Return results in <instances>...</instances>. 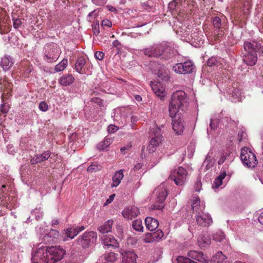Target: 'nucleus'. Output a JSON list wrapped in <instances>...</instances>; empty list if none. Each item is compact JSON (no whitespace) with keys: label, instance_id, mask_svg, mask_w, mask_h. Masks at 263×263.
<instances>
[{"label":"nucleus","instance_id":"7ed1b4c3","mask_svg":"<svg viewBox=\"0 0 263 263\" xmlns=\"http://www.w3.org/2000/svg\"><path fill=\"white\" fill-rule=\"evenodd\" d=\"M188 98L187 95L182 90L175 92L171 97L169 105V114L181 113L180 111L185 110Z\"/></svg>","mask_w":263,"mask_h":263},{"label":"nucleus","instance_id":"c756f323","mask_svg":"<svg viewBox=\"0 0 263 263\" xmlns=\"http://www.w3.org/2000/svg\"><path fill=\"white\" fill-rule=\"evenodd\" d=\"M123 170H121L117 171L112 178L113 183L111 185V186H117L121 182V180L123 178Z\"/></svg>","mask_w":263,"mask_h":263},{"label":"nucleus","instance_id":"09e8293b","mask_svg":"<svg viewBox=\"0 0 263 263\" xmlns=\"http://www.w3.org/2000/svg\"><path fill=\"white\" fill-rule=\"evenodd\" d=\"M187 10L192 11L197 7V4L194 0H187Z\"/></svg>","mask_w":263,"mask_h":263},{"label":"nucleus","instance_id":"4be33fe9","mask_svg":"<svg viewBox=\"0 0 263 263\" xmlns=\"http://www.w3.org/2000/svg\"><path fill=\"white\" fill-rule=\"evenodd\" d=\"M257 60V53L256 52H254L245 55L243 57V61L248 66H254L255 65Z\"/></svg>","mask_w":263,"mask_h":263},{"label":"nucleus","instance_id":"e2e57ef3","mask_svg":"<svg viewBox=\"0 0 263 263\" xmlns=\"http://www.w3.org/2000/svg\"><path fill=\"white\" fill-rule=\"evenodd\" d=\"M102 26L103 27H110L112 26V23L107 19L104 20L102 21Z\"/></svg>","mask_w":263,"mask_h":263},{"label":"nucleus","instance_id":"5701e85b","mask_svg":"<svg viewBox=\"0 0 263 263\" xmlns=\"http://www.w3.org/2000/svg\"><path fill=\"white\" fill-rule=\"evenodd\" d=\"M146 228L151 231L155 230L159 226L158 221L151 217H147L145 219Z\"/></svg>","mask_w":263,"mask_h":263},{"label":"nucleus","instance_id":"f8f14e48","mask_svg":"<svg viewBox=\"0 0 263 263\" xmlns=\"http://www.w3.org/2000/svg\"><path fill=\"white\" fill-rule=\"evenodd\" d=\"M189 258L196 260L200 262L209 263V258L203 252L195 250H191L187 253Z\"/></svg>","mask_w":263,"mask_h":263},{"label":"nucleus","instance_id":"58836bf2","mask_svg":"<svg viewBox=\"0 0 263 263\" xmlns=\"http://www.w3.org/2000/svg\"><path fill=\"white\" fill-rule=\"evenodd\" d=\"M224 237V234L221 231H218L213 235V240L217 242L222 241Z\"/></svg>","mask_w":263,"mask_h":263},{"label":"nucleus","instance_id":"c03bdc74","mask_svg":"<svg viewBox=\"0 0 263 263\" xmlns=\"http://www.w3.org/2000/svg\"><path fill=\"white\" fill-rule=\"evenodd\" d=\"M213 24L216 29L219 30L221 25V19L217 16L213 18Z\"/></svg>","mask_w":263,"mask_h":263},{"label":"nucleus","instance_id":"473e14b6","mask_svg":"<svg viewBox=\"0 0 263 263\" xmlns=\"http://www.w3.org/2000/svg\"><path fill=\"white\" fill-rule=\"evenodd\" d=\"M112 142V139L110 138H105V139L98 144L97 147L99 151L105 149Z\"/></svg>","mask_w":263,"mask_h":263},{"label":"nucleus","instance_id":"4c0bfd02","mask_svg":"<svg viewBox=\"0 0 263 263\" xmlns=\"http://www.w3.org/2000/svg\"><path fill=\"white\" fill-rule=\"evenodd\" d=\"M133 229L138 232H143V227L142 226V222L141 220L137 219L133 222Z\"/></svg>","mask_w":263,"mask_h":263},{"label":"nucleus","instance_id":"6e6552de","mask_svg":"<svg viewBox=\"0 0 263 263\" xmlns=\"http://www.w3.org/2000/svg\"><path fill=\"white\" fill-rule=\"evenodd\" d=\"M240 158L242 163L249 168L254 167L257 163L255 154L249 151L248 148L241 149Z\"/></svg>","mask_w":263,"mask_h":263},{"label":"nucleus","instance_id":"cd10ccee","mask_svg":"<svg viewBox=\"0 0 263 263\" xmlns=\"http://www.w3.org/2000/svg\"><path fill=\"white\" fill-rule=\"evenodd\" d=\"M195 67H173V69L179 74H186L192 73L195 70Z\"/></svg>","mask_w":263,"mask_h":263},{"label":"nucleus","instance_id":"37998d69","mask_svg":"<svg viewBox=\"0 0 263 263\" xmlns=\"http://www.w3.org/2000/svg\"><path fill=\"white\" fill-rule=\"evenodd\" d=\"M31 214L35 216L37 220H39L43 216V213L40 209L35 208L32 211Z\"/></svg>","mask_w":263,"mask_h":263},{"label":"nucleus","instance_id":"13d9d810","mask_svg":"<svg viewBox=\"0 0 263 263\" xmlns=\"http://www.w3.org/2000/svg\"><path fill=\"white\" fill-rule=\"evenodd\" d=\"M119 128L114 125H110L108 126L107 130L109 133H114L118 130Z\"/></svg>","mask_w":263,"mask_h":263},{"label":"nucleus","instance_id":"b1692460","mask_svg":"<svg viewBox=\"0 0 263 263\" xmlns=\"http://www.w3.org/2000/svg\"><path fill=\"white\" fill-rule=\"evenodd\" d=\"M258 43L255 41L253 42H246L244 43V49L248 53L257 52Z\"/></svg>","mask_w":263,"mask_h":263},{"label":"nucleus","instance_id":"1a4fd4ad","mask_svg":"<svg viewBox=\"0 0 263 263\" xmlns=\"http://www.w3.org/2000/svg\"><path fill=\"white\" fill-rule=\"evenodd\" d=\"M181 116V113L170 114L172 120V128L177 135L182 133L184 129V125Z\"/></svg>","mask_w":263,"mask_h":263},{"label":"nucleus","instance_id":"bf43d9fd","mask_svg":"<svg viewBox=\"0 0 263 263\" xmlns=\"http://www.w3.org/2000/svg\"><path fill=\"white\" fill-rule=\"evenodd\" d=\"M202 183L200 180H197L195 183L194 187L196 192H199L201 190Z\"/></svg>","mask_w":263,"mask_h":263},{"label":"nucleus","instance_id":"338daca9","mask_svg":"<svg viewBox=\"0 0 263 263\" xmlns=\"http://www.w3.org/2000/svg\"><path fill=\"white\" fill-rule=\"evenodd\" d=\"M115 197V194H112L109 196V198L106 200V202L104 203V205L111 203L114 200Z\"/></svg>","mask_w":263,"mask_h":263},{"label":"nucleus","instance_id":"4d7b16f0","mask_svg":"<svg viewBox=\"0 0 263 263\" xmlns=\"http://www.w3.org/2000/svg\"><path fill=\"white\" fill-rule=\"evenodd\" d=\"M87 65L86 60L83 57H80L75 66H84Z\"/></svg>","mask_w":263,"mask_h":263},{"label":"nucleus","instance_id":"a18cd8bd","mask_svg":"<svg viewBox=\"0 0 263 263\" xmlns=\"http://www.w3.org/2000/svg\"><path fill=\"white\" fill-rule=\"evenodd\" d=\"M66 67H54V71H53L52 70H50V69H49V68H50L49 67H43V70L44 71H46V72H48L49 73H55V72H59V71H63L65 68Z\"/></svg>","mask_w":263,"mask_h":263},{"label":"nucleus","instance_id":"0e129e2a","mask_svg":"<svg viewBox=\"0 0 263 263\" xmlns=\"http://www.w3.org/2000/svg\"><path fill=\"white\" fill-rule=\"evenodd\" d=\"M95 55L96 59H98L99 60H102L104 57V53L101 51H97L95 53Z\"/></svg>","mask_w":263,"mask_h":263},{"label":"nucleus","instance_id":"ddd939ff","mask_svg":"<svg viewBox=\"0 0 263 263\" xmlns=\"http://www.w3.org/2000/svg\"><path fill=\"white\" fill-rule=\"evenodd\" d=\"M151 86L153 92L161 99L165 96V89L158 80L155 82H151Z\"/></svg>","mask_w":263,"mask_h":263},{"label":"nucleus","instance_id":"393cba45","mask_svg":"<svg viewBox=\"0 0 263 263\" xmlns=\"http://www.w3.org/2000/svg\"><path fill=\"white\" fill-rule=\"evenodd\" d=\"M226 259L227 257L221 251H219L213 256L210 262L211 263H227Z\"/></svg>","mask_w":263,"mask_h":263},{"label":"nucleus","instance_id":"e433bc0d","mask_svg":"<svg viewBox=\"0 0 263 263\" xmlns=\"http://www.w3.org/2000/svg\"><path fill=\"white\" fill-rule=\"evenodd\" d=\"M221 65L222 63H221L220 59L212 57L208 59L206 66H220Z\"/></svg>","mask_w":263,"mask_h":263},{"label":"nucleus","instance_id":"6e6d98bb","mask_svg":"<svg viewBox=\"0 0 263 263\" xmlns=\"http://www.w3.org/2000/svg\"><path fill=\"white\" fill-rule=\"evenodd\" d=\"M216 32H215V37L216 40H219L224 35V32L220 28L219 30L217 29L215 30Z\"/></svg>","mask_w":263,"mask_h":263},{"label":"nucleus","instance_id":"2eb2a0df","mask_svg":"<svg viewBox=\"0 0 263 263\" xmlns=\"http://www.w3.org/2000/svg\"><path fill=\"white\" fill-rule=\"evenodd\" d=\"M163 232L159 229L155 232L148 233L146 234L144 241L147 243L158 241L163 236Z\"/></svg>","mask_w":263,"mask_h":263},{"label":"nucleus","instance_id":"bb28decb","mask_svg":"<svg viewBox=\"0 0 263 263\" xmlns=\"http://www.w3.org/2000/svg\"><path fill=\"white\" fill-rule=\"evenodd\" d=\"M74 80V77L69 74L63 75L59 79V83L61 85L68 86L72 84Z\"/></svg>","mask_w":263,"mask_h":263},{"label":"nucleus","instance_id":"5fc2aeb1","mask_svg":"<svg viewBox=\"0 0 263 263\" xmlns=\"http://www.w3.org/2000/svg\"><path fill=\"white\" fill-rule=\"evenodd\" d=\"M90 101L97 104L99 106H103V101L99 97H92L91 98Z\"/></svg>","mask_w":263,"mask_h":263},{"label":"nucleus","instance_id":"a19ab883","mask_svg":"<svg viewBox=\"0 0 263 263\" xmlns=\"http://www.w3.org/2000/svg\"><path fill=\"white\" fill-rule=\"evenodd\" d=\"M101 166L96 162L90 165L87 168V171L89 172H96L101 170Z\"/></svg>","mask_w":263,"mask_h":263},{"label":"nucleus","instance_id":"69168bd1","mask_svg":"<svg viewBox=\"0 0 263 263\" xmlns=\"http://www.w3.org/2000/svg\"><path fill=\"white\" fill-rule=\"evenodd\" d=\"M96 16V14H95V11H92L91 12H90V13H89L88 16H87V20L89 21V22H91L93 18H95Z\"/></svg>","mask_w":263,"mask_h":263},{"label":"nucleus","instance_id":"a211bd4d","mask_svg":"<svg viewBox=\"0 0 263 263\" xmlns=\"http://www.w3.org/2000/svg\"><path fill=\"white\" fill-rule=\"evenodd\" d=\"M51 155V153L49 151L44 152L42 154H39L34 156L30 160V163L31 164H35L47 160Z\"/></svg>","mask_w":263,"mask_h":263},{"label":"nucleus","instance_id":"6ab92c4d","mask_svg":"<svg viewBox=\"0 0 263 263\" xmlns=\"http://www.w3.org/2000/svg\"><path fill=\"white\" fill-rule=\"evenodd\" d=\"M122 255V263H137L138 256L134 251H126Z\"/></svg>","mask_w":263,"mask_h":263},{"label":"nucleus","instance_id":"dca6fc26","mask_svg":"<svg viewBox=\"0 0 263 263\" xmlns=\"http://www.w3.org/2000/svg\"><path fill=\"white\" fill-rule=\"evenodd\" d=\"M140 213L139 209L136 206H131L125 208L122 212V216L128 219H133L137 216Z\"/></svg>","mask_w":263,"mask_h":263},{"label":"nucleus","instance_id":"774afa93","mask_svg":"<svg viewBox=\"0 0 263 263\" xmlns=\"http://www.w3.org/2000/svg\"><path fill=\"white\" fill-rule=\"evenodd\" d=\"M257 52H258L260 55H263V45L262 46L260 43H258Z\"/></svg>","mask_w":263,"mask_h":263},{"label":"nucleus","instance_id":"3c124183","mask_svg":"<svg viewBox=\"0 0 263 263\" xmlns=\"http://www.w3.org/2000/svg\"><path fill=\"white\" fill-rule=\"evenodd\" d=\"M9 105L7 103H4L0 106V110L3 114H7L9 110Z\"/></svg>","mask_w":263,"mask_h":263},{"label":"nucleus","instance_id":"2f4dec72","mask_svg":"<svg viewBox=\"0 0 263 263\" xmlns=\"http://www.w3.org/2000/svg\"><path fill=\"white\" fill-rule=\"evenodd\" d=\"M184 1V0H173L169 3L168 8L171 10H182Z\"/></svg>","mask_w":263,"mask_h":263},{"label":"nucleus","instance_id":"4468645a","mask_svg":"<svg viewBox=\"0 0 263 263\" xmlns=\"http://www.w3.org/2000/svg\"><path fill=\"white\" fill-rule=\"evenodd\" d=\"M153 69L155 75L158 78V81H167L170 80L169 71L164 68V67H155Z\"/></svg>","mask_w":263,"mask_h":263},{"label":"nucleus","instance_id":"423d86ee","mask_svg":"<svg viewBox=\"0 0 263 263\" xmlns=\"http://www.w3.org/2000/svg\"><path fill=\"white\" fill-rule=\"evenodd\" d=\"M187 172L182 167L171 172L169 176V179L173 180L178 186H182L184 184L187 176Z\"/></svg>","mask_w":263,"mask_h":263},{"label":"nucleus","instance_id":"c9c22d12","mask_svg":"<svg viewBox=\"0 0 263 263\" xmlns=\"http://www.w3.org/2000/svg\"><path fill=\"white\" fill-rule=\"evenodd\" d=\"M14 64V61L11 57L5 55L2 59L0 66H12Z\"/></svg>","mask_w":263,"mask_h":263},{"label":"nucleus","instance_id":"72a5a7b5","mask_svg":"<svg viewBox=\"0 0 263 263\" xmlns=\"http://www.w3.org/2000/svg\"><path fill=\"white\" fill-rule=\"evenodd\" d=\"M211 154H212V152H209V153L206 155V158H205L203 163V166H205V169L206 170H208L211 168L214 164V162L212 159V156Z\"/></svg>","mask_w":263,"mask_h":263},{"label":"nucleus","instance_id":"0eeeda50","mask_svg":"<svg viewBox=\"0 0 263 263\" xmlns=\"http://www.w3.org/2000/svg\"><path fill=\"white\" fill-rule=\"evenodd\" d=\"M97 238V234L96 232L93 231L87 232L82 236L81 238L78 240V242L83 248L86 249L95 243Z\"/></svg>","mask_w":263,"mask_h":263},{"label":"nucleus","instance_id":"412c9836","mask_svg":"<svg viewBox=\"0 0 263 263\" xmlns=\"http://www.w3.org/2000/svg\"><path fill=\"white\" fill-rule=\"evenodd\" d=\"M103 242L107 247L116 248L118 247L117 240L112 235H105L103 238Z\"/></svg>","mask_w":263,"mask_h":263},{"label":"nucleus","instance_id":"603ef678","mask_svg":"<svg viewBox=\"0 0 263 263\" xmlns=\"http://www.w3.org/2000/svg\"><path fill=\"white\" fill-rule=\"evenodd\" d=\"M251 9V5L249 2H246L244 4V9H243V12L245 14H248L250 12Z\"/></svg>","mask_w":263,"mask_h":263},{"label":"nucleus","instance_id":"49530a36","mask_svg":"<svg viewBox=\"0 0 263 263\" xmlns=\"http://www.w3.org/2000/svg\"><path fill=\"white\" fill-rule=\"evenodd\" d=\"M220 119H211L210 123V127L211 130L215 129L217 128L218 124L219 123Z\"/></svg>","mask_w":263,"mask_h":263},{"label":"nucleus","instance_id":"052dcab7","mask_svg":"<svg viewBox=\"0 0 263 263\" xmlns=\"http://www.w3.org/2000/svg\"><path fill=\"white\" fill-rule=\"evenodd\" d=\"M92 3L98 6H103L106 3L107 0H91Z\"/></svg>","mask_w":263,"mask_h":263},{"label":"nucleus","instance_id":"680f3d73","mask_svg":"<svg viewBox=\"0 0 263 263\" xmlns=\"http://www.w3.org/2000/svg\"><path fill=\"white\" fill-rule=\"evenodd\" d=\"M22 24V21L20 19L16 18L13 20V27L14 28H18Z\"/></svg>","mask_w":263,"mask_h":263},{"label":"nucleus","instance_id":"c85d7f7f","mask_svg":"<svg viewBox=\"0 0 263 263\" xmlns=\"http://www.w3.org/2000/svg\"><path fill=\"white\" fill-rule=\"evenodd\" d=\"M76 230L73 227H68L64 230L63 234L64 236L63 237V240L66 241L68 238L72 239L76 236Z\"/></svg>","mask_w":263,"mask_h":263},{"label":"nucleus","instance_id":"9b49d317","mask_svg":"<svg viewBox=\"0 0 263 263\" xmlns=\"http://www.w3.org/2000/svg\"><path fill=\"white\" fill-rule=\"evenodd\" d=\"M195 217L197 224L202 227H209L213 222L210 215L204 214L203 212L196 214Z\"/></svg>","mask_w":263,"mask_h":263},{"label":"nucleus","instance_id":"f704fd0d","mask_svg":"<svg viewBox=\"0 0 263 263\" xmlns=\"http://www.w3.org/2000/svg\"><path fill=\"white\" fill-rule=\"evenodd\" d=\"M226 176V172L224 171L218 177H217L213 182V186L214 188H218L222 183V180Z\"/></svg>","mask_w":263,"mask_h":263},{"label":"nucleus","instance_id":"a878e982","mask_svg":"<svg viewBox=\"0 0 263 263\" xmlns=\"http://www.w3.org/2000/svg\"><path fill=\"white\" fill-rule=\"evenodd\" d=\"M192 209L193 212L196 213L197 214H200L203 212L204 207L200 204V199L198 197H195L193 200V203L192 204Z\"/></svg>","mask_w":263,"mask_h":263},{"label":"nucleus","instance_id":"7c9ffc66","mask_svg":"<svg viewBox=\"0 0 263 263\" xmlns=\"http://www.w3.org/2000/svg\"><path fill=\"white\" fill-rule=\"evenodd\" d=\"M112 220H108L105 223L99 227V230L101 233H106L111 231V227L113 224Z\"/></svg>","mask_w":263,"mask_h":263},{"label":"nucleus","instance_id":"39448f33","mask_svg":"<svg viewBox=\"0 0 263 263\" xmlns=\"http://www.w3.org/2000/svg\"><path fill=\"white\" fill-rule=\"evenodd\" d=\"M154 194L156 196V201L151 205V209L153 210H162L164 207V201L167 196L166 189L163 185H160L155 190Z\"/></svg>","mask_w":263,"mask_h":263},{"label":"nucleus","instance_id":"9d476101","mask_svg":"<svg viewBox=\"0 0 263 263\" xmlns=\"http://www.w3.org/2000/svg\"><path fill=\"white\" fill-rule=\"evenodd\" d=\"M160 128H157L154 134L156 136L151 139L147 146V149L149 153H153L155 152L156 148L158 146L161 142L162 137L160 136Z\"/></svg>","mask_w":263,"mask_h":263},{"label":"nucleus","instance_id":"864d4df0","mask_svg":"<svg viewBox=\"0 0 263 263\" xmlns=\"http://www.w3.org/2000/svg\"><path fill=\"white\" fill-rule=\"evenodd\" d=\"M39 107V109L43 111H46L48 109V106L45 101L40 102Z\"/></svg>","mask_w":263,"mask_h":263},{"label":"nucleus","instance_id":"f257e3e1","mask_svg":"<svg viewBox=\"0 0 263 263\" xmlns=\"http://www.w3.org/2000/svg\"><path fill=\"white\" fill-rule=\"evenodd\" d=\"M66 255V251L60 246L48 247L40 243L32 252V263H55Z\"/></svg>","mask_w":263,"mask_h":263},{"label":"nucleus","instance_id":"f03ea898","mask_svg":"<svg viewBox=\"0 0 263 263\" xmlns=\"http://www.w3.org/2000/svg\"><path fill=\"white\" fill-rule=\"evenodd\" d=\"M141 51L146 56L159 58L164 61L171 59L175 53L174 47L168 43L154 44L141 50Z\"/></svg>","mask_w":263,"mask_h":263},{"label":"nucleus","instance_id":"20e7f679","mask_svg":"<svg viewBox=\"0 0 263 263\" xmlns=\"http://www.w3.org/2000/svg\"><path fill=\"white\" fill-rule=\"evenodd\" d=\"M45 60L49 62L55 61L61 54V49L56 43L51 42L45 45L43 49Z\"/></svg>","mask_w":263,"mask_h":263},{"label":"nucleus","instance_id":"de8ad7c7","mask_svg":"<svg viewBox=\"0 0 263 263\" xmlns=\"http://www.w3.org/2000/svg\"><path fill=\"white\" fill-rule=\"evenodd\" d=\"M179 64L181 65L182 66H194V63L190 59L185 58L183 59L181 62L179 63ZM177 65H178L179 64H177Z\"/></svg>","mask_w":263,"mask_h":263},{"label":"nucleus","instance_id":"8fccbe9b","mask_svg":"<svg viewBox=\"0 0 263 263\" xmlns=\"http://www.w3.org/2000/svg\"><path fill=\"white\" fill-rule=\"evenodd\" d=\"M229 154L226 153H223V154L221 156L220 158L218 161V165H221L224 163V162L226 160L227 158L229 156Z\"/></svg>","mask_w":263,"mask_h":263},{"label":"nucleus","instance_id":"79ce46f5","mask_svg":"<svg viewBox=\"0 0 263 263\" xmlns=\"http://www.w3.org/2000/svg\"><path fill=\"white\" fill-rule=\"evenodd\" d=\"M223 114L222 111L219 115V118H220V121L225 126H227L229 123L232 121L231 119L228 117H222Z\"/></svg>","mask_w":263,"mask_h":263},{"label":"nucleus","instance_id":"f3484780","mask_svg":"<svg viewBox=\"0 0 263 263\" xmlns=\"http://www.w3.org/2000/svg\"><path fill=\"white\" fill-rule=\"evenodd\" d=\"M59 234L57 230L51 229L48 233H46L43 238L44 244L51 243L57 238Z\"/></svg>","mask_w":263,"mask_h":263},{"label":"nucleus","instance_id":"ea45409f","mask_svg":"<svg viewBox=\"0 0 263 263\" xmlns=\"http://www.w3.org/2000/svg\"><path fill=\"white\" fill-rule=\"evenodd\" d=\"M118 255L117 254H116L114 252H110L107 254H105L104 258L106 260V262L113 263L117 259Z\"/></svg>","mask_w":263,"mask_h":263},{"label":"nucleus","instance_id":"aec40b11","mask_svg":"<svg viewBox=\"0 0 263 263\" xmlns=\"http://www.w3.org/2000/svg\"><path fill=\"white\" fill-rule=\"evenodd\" d=\"M211 242V238L209 235H200L197 240L198 246L201 249H204L209 247Z\"/></svg>","mask_w":263,"mask_h":263}]
</instances>
